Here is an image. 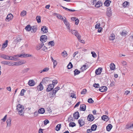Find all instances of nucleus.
I'll use <instances>...</instances> for the list:
<instances>
[{
  "label": "nucleus",
  "instance_id": "nucleus-1",
  "mask_svg": "<svg viewBox=\"0 0 133 133\" xmlns=\"http://www.w3.org/2000/svg\"><path fill=\"white\" fill-rule=\"evenodd\" d=\"M24 109V106L20 104L18 105L17 106V110L18 112L19 115L23 116H24V112L23 111Z\"/></svg>",
  "mask_w": 133,
  "mask_h": 133
},
{
  "label": "nucleus",
  "instance_id": "nucleus-2",
  "mask_svg": "<svg viewBox=\"0 0 133 133\" xmlns=\"http://www.w3.org/2000/svg\"><path fill=\"white\" fill-rule=\"evenodd\" d=\"M52 84H50V86L49 87H50L51 88V89H50L49 88H48L46 89V91L49 92L51 90H52V89H53L54 88V85L56 84H57L58 83L57 81L56 80H53L52 81Z\"/></svg>",
  "mask_w": 133,
  "mask_h": 133
},
{
  "label": "nucleus",
  "instance_id": "nucleus-3",
  "mask_svg": "<svg viewBox=\"0 0 133 133\" xmlns=\"http://www.w3.org/2000/svg\"><path fill=\"white\" fill-rule=\"evenodd\" d=\"M9 57L10 56L8 55H6L4 54H2L0 56V57L1 58L5 59H7L8 60H14L13 59H11V58H10V57Z\"/></svg>",
  "mask_w": 133,
  "mask_h": 133
},
{
  "label": "nucleus",
  "instance_id": "nucleus-4",
  "mask_svg": "<svg viewBox=\"0 0 133 133\" xmlns=\"http://www.w3.org/2000/svg\"><path fill=\"white\" fill-rule=\"evenodd\" d=\"M71 32L72 34L75 35L78 38L80 39V35L77 31L75 30H71Z\"/></svg>",
  "mask_w": 133,
  "mask_h": 133
},
{
  "label": "nucleus",
  "instance_id": "nucleus-5",
  "mask_svg": "<svg viewBox=\"0 0 133 133\" xmlns=\"http://www.w3.org/2000/svg\"><path fill=\"white\" fill-rule=\"evenodd\" d=\"M13 17V16L11 14H9L7 16L5 20L7 22H9L11 20Z\"/></svg>",
  "mask_w": 133,
  "mask_h": 133
},
{
  "label": "nucleus",
  "instance_id": "nucleus-6",
  "mask_svg": "<svg viewBox=\"0 0 133 133\" xmlns=\"http://www.w3.org/2000/svg\"><path fill=\"white\" fill-rule=\"evenodd\" d=\"M47 40V36L45 35H42L40 37V41L42 43L45 42Z\"/></svg>",
  "mask_w": 133,
  "mask_h": 133
},
{
  "label": "nucleus",
  "instance_id": "nucleus-7",
  "mask_svg": "<svg viewBox=\"0 0 133 133\" xmlns=\"http://www.w3.org/2000/svg\"><path fill=\"white\" fill-rule=\"evenodd\" d=\"M41 30L44 33H46L48 32V28L45 26H42Z\"/></svg>",
  "mask_w": 133,
  "mask_h": 133
},
{
  "label": "nucleus",
  "instance_id": "nucleus-8",
  "mask_svg": "<svg viewBox=\"0 0 133 133\" xmlns=\"http://www.w3.org/2000/svg\"><path fill=\"white\" fill-rule=\"evenodd\" d=\"M107 13V16L108 17H110L111 16L112 13L111 7H109L108 8Z\"/></svg>",
  "mask_w": 133,
  "mask_h": 133
},
{
  "label": "nucleus",
  "instance_id": "nucleus-9",
  "mask_svg": "<svg viewBox=\"0 0 133 133\" xmlns=\"http://www.w3.org/2000/svg\"><path fill=\"white\" fill-rule=\"evenodd\" d=\"M64 22L66 25L67 28L69 30V31H70V26L69 23L65 19L64 20Z\"/></svg>",
  "mask_w": 133,
  "mask_h": 133
},
{
  "label": "nucleus",
  "instance_id": "nucleus-10",
  "mask_svg": "<svg viewBox=\"0 0 133 133\" xmlns=\"http://www.w3.org/2000/svg\"><path fill=\"white\" fill-rule=\"evenodd\" d=\"M28 84L30 86H33L35 85V83L34 80H30L28 82Z\"/></svg>",
  "mask_w": 133,
  "mask_h": 133
},
{
  "label": "nucleus",
  "instance_id": "nucleus-11",
  "mask_svg": "<svg viewBox=\"0 0 133 133\" xmlns=\"http://www.w3.org/2000/svg\"><path fill=\"white\" fill-rule=\"evenodd\" d=\"M107 89V88L106 87L103 86L100 87L99 90L101 92H103L106 91Z\"/></svg>",
  "mask_w": 133,
  "mask_h": 133
},
{
  "label": "nucleus",
  "instance_id": "nucleus-12",
  "mask_svg": "<svg viewBox=\"0 0 133 133\" xmlns=\"http://www.w3.org/2000/svg\"><path fill=\"white\" fill-rule=\"evenodd\" d=\"M44 45V44L43 43L38 44L36 46V49L37 50H39Z\"/></svg>",
  "mask_w": 133,
  "mask_h": 133
},
{
  "label": "nucleus",
  "instance_id": "nucleus-13",
  "mask_svg": "<svg viewBox=\"0 0 133 133\" xmlns=\"http://www.w3.org/2000/svg\"><path fill=\"white\" fill-rule=\"evenodd\" d=\"M87 118L89 121H92L94 120V117L92 115L89 114L88 115Z\"/></svg>",
  "mask_w": 133,
  "mask_h": 133
},
{
  "label": "nucleus",
  "instance_id": "nucleus-14",
  "mask_svg": "<svg viewBox=\"0 0 133 133\" xmlns=\"http://www.w3.org/2000/svg\"><path fill=\"white\" fill-rule=\"evenodd\" d=\"M115 38V35L114 34L112 33L109 37V39L110 41H113Z\"/></svg>",
  "mask_w": 133,
  "mask_h": 133
},
{
  "label": "nucleus",
  "instance_id": "nucleus-15",
  "mask_svg": "<svg viewBox=\"0 0 133 133\" xmlns=\"http://www.w3.org/2000/svg\"><path fill=\"white\" fill-rule=\"evenodd\" d=\"M73 116L75 119H78L79 116V112L78 111L76 112L74 114Z\"/></svg>",
  "mask_w": 133,
  "mask_h": 133
},
{
  "label": "nucleus",
  "instance_id": "nucleus-16",
  "mask_svg": "<svg viewBox=\"0 0 133 133\" xmlns=\"http://www.w3.org/2000/svg\"><path fill=\"white\" fill-rule=\"evenodd\" d=\"M86 106L85 104H82L80 105V109L83 111H85L86 110Z\"/></svg>",
  "mask_w": 133,
  "mask_h": 133
},
{
  "label": "nucleus",
  "instance_id": "nucleus-17",
  "mask_svg": "<svg viewBox=\"0 0 133 133\" xmlns=\"http://www.w3.org/2000/svg\"><path fill=\"white\" fill-rule=\"evenodd\" d=\"M102 68H98L95 71V73L96 75H99L101 74L102 71Z\"/></svg>",
  "mask_w": 133,
  "mask_h": 133
},
{
  "label": "nucleus",
  "instance_id": "nucleus-18",
  "mask_svg": "<svg viewBox=\"0 0 133 133\" xmlns=\"http://www.w3.org/2000/svg\"><path fill=\"white\" fill-rule=\"evenodd\" d=\"M102 119L105 121H107L109 120L108 117L106 115H103L101 117Z\"/></svg>",
  "mask_w": 133,
  "mask_h": 133
},
{
  "label": "nucleus",
  "instance_id": "nucleus-19",
  "mask_svg": "<svg viewBox=\"0 0 133 133\" xmlns=\"http://www.w3.org/2000/svg\"><path fill=\"white\" fill-rule=\"evenodd\" d=\"M78 123L79 124L80 127H82L83 125L85 123L84 121L82 119H79L78 121Z\"/></svg>",
  "mask_w": 133,
  "mask_h": 133
},
{
  "label": "nucleus",
  "instance_id": "nucleus-20",
  "mask_svg": "<svg viewBox=\"0 0 133 133\" xmlns=\"http://www.w3.org/2000/svg\"><path fill=\"white\" fill-rule=\"evenodd\" d=\"M37 88L38 90L41 91L43 90V87L41 84V83H40L39 85L37 87Z\"/></svg>",
  "mask_w": 133,
  "mask_h": 133
},
{
  "label": "nucleus",
  "instance_id": "nucleus-21",
  "mask_svg": "<svg viewBox=\"0 0 133 133\" xmlns=\"http://www.w3.org/2000/svg\"><path fill=\"white\" fill-rule=\"evenodd\" d=\"M111 2L109 0H106L104 3V4L105 6H108L110 5V3Z\"/></svg>",
  "mask_w": 133,
  "mask_h": 133
},
{
  "label": "nucleus",
  "instance_id": "nucleus-22",
  "mask_svg": "<svg viewBox=\"0 0 133 133\" xmlns=\"http://www.w3.org/2000/svg\"><path fill=\"white\" fill-rule=\"evenodd\" d=\"M11 119L10 118H9L6 121L7 127H9L10 126L11 124Z\"/></svg>",
  "mask_w": 133,
  "mask_h": 133
},
{
  "label": "nucleus",
  "instance_id": "nucleus-23",
  "mask_svg": "<svg viewBox=\"0 0 133 133\" xmlns=\"http://www.w3.org/2000/svg\"><path fill=\"white\" fill-rule=\"evenodd\" d=\"M8 41L7 40H6L5 42L2 44V49L3 48L4 49L8 45Z\"/></svg>",
  "mask_w": 133,
  "mask_h": 133
},
{
  "label": "nucleus",
  "instance_id": "nucleus-24",
  "mask_svg": "<svg viewBox=\"0 0 133 133\" xmlns=\"http://www.w3.org/2000/svg\"><path fill=\"white\" fill-rule=\"evenodd\" d=\"M112 128V125L110 124H109L107 127V130L108 131H110Z\"/></svg>",
  "mask_w": 133,
  "mask_h": 133
},
{
  "label": "nucleus",
  "instance_id": "nucleus-25",
  "mask_svg": "<svg viewBox=\"0 0 133 133\" xmlns=\"http://www.w3.org/2000/svg\"><path fill=\"white\" fill-rule=\"evenodd\" d=\"M110 69L111 70H114L115 69V65L113 63H111L110 65Z\"/></svg>",
  "mask_w": 133,
  "mask_h": 133
},
{
  "label": "nucleus",
  "instance_id": "nucleus-26",
  "mask_svg": "<svg viewBox=\"0 0 133 133\" xmlns=\"http://www.w3.org/2000/svg\"><path fill=\"white\" fill-rule=\"evenodd\" d=\"M31 29V27L30 25H28L26 26L25 27V30L28 31H30Z\"/></svg>",
  "mask_w": 133,
  "mask_h": 133
},
{
  "label": "nucleus",
  "instance_id": "nucleus-27",
  "mask_svg": "<svg viewBox=\"0 0 133 133\" xmlns=\"http://www.w3.org/2000/svg\"><path fill=\"white\" fill-rule=\"evenodd\" d=\"M45 110L44 108H41L38 110V112L39 114H43Z\"/></svg>",
  "mask_w": 133,
  "mask_h": 133
},
{
  "label": "nucleus",
  "instance_id": "nucleus-28",
  "mask_svg": "<svg viewBox=\"0 0 133 133\" xmlns=\"http://www.w3.org/2000/svg\"><path fill=\"white\" fill-rule=\"evenodd\" d=\"M102 4L101 2H98L96 4L95 6L96 7L98 8L102 5Z\"/></svg>",
  "mask_w": 133,
  "mask_h": 133
},
{
  "label": "nucleus",
  "instance_id": "nucleus-29",
  "mask_svg": "<svg viewBox=\"0 0 133 133\" xmlns=\"http://www.w3.org/2000/svg\"><path fill=\"white\" fill-rule=\"evenodd\" d=\"M129 3L127 1L124 2L123 4V6L124 8L128 7L129 6Z\"/></svg>",
  "mask_w": 133,
  "mask_h": 133
},
{
  "label": "nucleus",
  "instance_id": "nucleus-30",
  "mask_svg": "<svg viewBox=\"0 0 133 133\" xmlns=\"http://www.w3.org/2000/svg\"><path fill=\"white\" fill-rule=\"evenodd\" d=\"M56 93L52 91V92H50V96L51 98L54 97L55 96Z\"/></svg>",
  "mask_w": 133,
  "mask_h": 133
},
{
  "label": "nucleus",
  "instance_id": "nucleus-31",
  "mask_svg": "<svg viewBox=\"0 0 133 133\" xmlns=\"http://www.w3.org/2000/svg\"><path fill=\"white\" fill-rule=\"evenodd\" d=\"M22 39L19 37L17 38L16 39H15V42L16 43L20 42Z\"/></svg>",
  "mask_w": 133,
  "mask_h": 133
},
{
  "label": "nucleus",
  "instance_id": "nucleus-32",
  "mask_svg": "<svg viewBox=\"0 0 133 133\" xmlns=\"http://www.w3.org/2000/svg\"><path fill=\"white\" fill-rule=\"evenodd\" d=\"M97 126L96 124H94L92 125L91 127V129L93 131H95L96 130Z\"/></svg>",
  "mask_w": 133,
  "mask_h": 133
},
{
  "label": "nucleus",
  "instance_id": "nucleus-33",
  "mask_svg": "<svg viewBox=\"0 0 133 133\" xmlns=\"http://www.w3.org/2000/svg\"><path fill=\"white\" fill-rule=\"evenodd\" d=\"M49 70V68H48L46 67L44 68L43 70H41L40 71V73H41L43 72H45L48 71Z\"/></svg>",
  "mask_w": 133,
  "mask_h": 133
},
{
  "label": "nucleus",
  "instance_id": "nucleus-34",
  "mask_svg": "<svg viewBox=\"0 0 133 133\" xmlns=\"http://www.w3.org/2000/svg\"><path fill=\"white\" fill-rule=\"evenodd\" d=\"M61 128V124H58L56 126L55 129L57 131H58L60 130V128Z\"/></svg>",
  "mask_w": 133,
  "mask_h": 133
},
{
  "label": "nucleus",
  "instance_id": "nucleus-35",
  "mask_svg": "<svg viewBox=\"0 0 133 133\" xmlns=\"http://www.w3.org/2000/svg\"><path fill=\"white\" fill-rule=\"evenodd\" d=\"M126 128L127 129H132L133 128V124H129L127 125Z\"/></svg>",
  "mask_w": 133,
  "mask_h": 133
},
{
  "label": "nucleus",
  "instance_id": "nucleus-36",
  "mask_svg": "<svg viewBox=\"0 0 133 133\" xmlns=\"http://www.w3.org/2000/svg\"><path fill=\"white\" fill-rule=\"evenodd\" d=\"M74 75H76L78 74L80 72V71L78 70L77 69H76L74 71Z\"/></svg>",
  "mask_w": 133,
  "mask_h": 133
},
{
  "label": "nucleus",
  "instance_id": "nucleus-37",
  "mask_svg": "<svg viewBox=\"0 0 133 133\" xmlns=\"http://www.w3.org/2000/svg\"><path fill=\"white\" fill-rule=\"evenodd\" d=\"M62 56L64 57H66L68 55L66 52L65 51H64L62 52Z\"/></svg>",
  "mask_w": 133,
  "mask_h": 133
},
{
  "label": "nucleus",
  "instance_id": "nucleus-38",
  "mask_svg": "<svg viewBox=\"0 0 133 133\" xmlns=\"http://www.w3.org/2000/svg\"><path fill=\"white\" fill-rule=\"evenodd\" d=\"M49 80V78H43L42 80L41 83H46L47 81H48Z\"/></svg>",
  "mask_w": 133,
  "mask_h": 133
},
{
  "label": "nucleus",
  "instance_id": "nucleus-39",
  "mask_svg": "<svg viewBox=\"0 0 133 133\" xmlns=\"http://www.w3.org/2000/svg\"><path fill=\"white\" fill-rule=\"evenodd\" d=\"M36 19L37 21V22L38 23H40L41 22V17L40 16H37Z\"/></svg>",
  "mask_w": 133,
  "mask_h": 133
},
{
  "label": "nucleus",
  "instance_id": "nucleus-40",
  "mask_svg": "<svg viewBox=\"0 0 133 133\" xmlns=\"http://www.w3.org/2000/svg\"><path fill=\"white\" fill-rule=\"evenodd\" d=\"M72 66L73 65L71 62H70L67 66L68 68L69 69H71Z\"/></svg>",
  "mask_w": 133,
  "mask_h": 133
},
{
  "label": "nucleus",
  "instance_id": "nucleus-41",
  "mask_svg": "<svg viewBox=\"0 0 133 133\" xmlns=\"http://www.w3.org/2000/svg\"><path fill=\"white\" fill-rule=\"evenodd\" d=\"M75 123L74 122H70L69 124V126L72 127H74L75 126Z\"/></svg>",
  "mask_w": 133,
  "mask_h": 133
},
{
  "label": "nucleus",
  "instance_id": "nucleus-42",
  "mask_svg": "<svg viewBox=\"0 0 133 133\" xmlns=\"http://www.w3.org/2000/svg\"><path fill=\"white\" fill-rule=\"evenodd\" d=\"M25 90L24 89H23L22 90L20 94V95L23 96L24 95V93L25 92Z\"/></svg>",
  "mask_w": 133,
  "mask_h": 133
},
{
  "label": "nucleus",
  "instance_id": "nucleus-43",
  "mask_svg": "<svg viewBox=\"0 0 133 133\" xmlns=\"http://www.w3.org/2000/svg\"><path fill=\"white\" fill-rule=\"evenodd\" d=\"M26 14V12L25 11H23L21 12V15L22 16H24Z\"/></svg>",
  "mask_w": 133,
  "mask_h": 133
},
{
  "label": "nucleus",
  "instance_id": "nucleus-44",
  "mask_svg": "<svg viewBox=\"0 0 133 133\" xmlns=\"http://www.w3.org/2000/svg\"><path fill=\"white\" fill-rule=\"evenodd\" d=\"M87 92V90L86 89H84L81 92V94H84L86 93Z\"/></svg>",
  "mask_w": 133,
  "mask_h": 133
},
{
  "label": "nucleus",
  "instance_id": "nucleus-45",
  "mask_svg": "<svg viewBox=\"0 0 133 133\" xmlns=\"http://www.w3.org/2000/svg\"><path fill=\"white\" fill-rule=\"evenodd\" d=\"M14 62L8 61L7 65L9 66H14Z\"/></svg>",
  "mask_w": 133,
  "mask_h": 133
},
{
  "label": "nucleus",
  "instance_id": "nucleus-46",
  "mask_svg": "<svg viewBox=\"0 0 133 133\" xmlns=\"http://www.w3.org/2000/svg\"><path fill=\"white\" fill-rule=\"evenodd\" d=\"M60 88L59 87H57L56 88H55L54 90L53 91L54 92H56Z\"/></svg>",
  "mask_w": 133,
  "mask_h": 133
},
{
  "label": "nucleus",
  "instance_id": "nucleus-47",
  "mask_svg": "<svg viewBox=\"0 0 133 133\" xmlns=\"http://www.w3.org/2000/svg\"><path fill=\"white\" fill-rule=\"evenodd\" d=\"M88 102L89 103H92L94 102V101L92 99V98H90L88 99Z\"/></svg>",
  "mask_w": 133,
  "mask_h": 133
},
{
  "label": "nucleus",
  "instance_id": "nucleus-48",
  "mask_svg": "<svg viewBox=\"0 0 133 133\" xmlns=\"http://www.w3.org/2000/svg\"><path fill=\"white\" fill-rule=\"evenodd\" d=\"M31 29L33 30L34 32H36L37 30V27L35 26L32 27Z\"/></svg>",
  "mask_w": 133,
  "mask_h": 133
},
{
  "label": "nucleus",
  "instance_id": "nucleus-49",
  "mask_svg": "<svg viewBox=\"0 0 133 133\" xmlns=\"http://www.w3.org/2000/svg\"><path fill=\"white\" fill-rule=\"evenodd\" d=\"M48 45H50L52 46H54V41H51L49 42L48 43Z\"/></svg>",
  "mask_w": 133,
  "mask_h": 133
},
{
  "label": "nucleus",
  "instance_id": "nucleus-50",
  "mask_svg": "<svg viewBox=\"0 0 133 133\" xmlns=\"http://www.w3.org/2000/svg\"><path fill=\"white\" fill-rule=\"evenodd\" d=\"M18 62V65H19L25 63L24 61L22 60H21Z\"/></svg>",
  "mask_w": 133,
  "mask_h": 133
},
{
  "label": "nucleus",
  "instance_id": "nucleus-51",
  "mask_svg": "<svg viewBox=\"0 0 133 133\" xmlns=\"http://www.w3.org/2000/svg\"><path fill=\"white\" fill-rule=\"evenodd\" d=\"M15 57H23V56H24V55H22V54L20 55H14V56Z\"/></svg>",
  "mask_w": 133,
  "mask_h": 133
},
{
  "label": "nucleus",
  "instance_id": "nucleus-52",
  "mask_svg": "<svg viewBox=\"0 0 133 133\" xmlns=\"http://www.w3.org/2000/svg\"><path fill=\"white\" fill-rule=\"evenodd\" d=\"M57 17L60 19H61V20H62L63 19V18L62 17V16L60 15H58L57 16Z\"/></svg>",
  "mask_w": 133,
  "mask_h": 133
},
{
  "label": "nucleus",
  "instance_id": "nucleus-53",
  "mask_svg": "<svg viewBox=\"0 0 133 133\" xmlns=\"http://www.w3.org/2000/svg\"><path fill=\"white\" fill-rule=\"evenodd\" d=\"M91 54H92V56L95 58L97 57V55L94 52H92Z\"/></svg>",
  "mask_w": 133,
  "mask_h": 133
},
{
  "label": "nucleus",
  "instance_id": "nucleus-54",
  "mask_svg": "<svg viewBox=\"0 0 133 133\" xmlns=\"http://www.w3.org/2000/svg\"><path fill=\"white\" fill-rule=\"evenodd\" d=\"M22 55H24V56H23V57H24L31 56V55L29 54H22Z\"/></svg>",
  "mask_w": 133,
  "mask_h": 133
},
{
  "label": "nucleus",
  "instance_id": "nucleus-55",
  "mask_svg": "<svg viewBox=\"0 0 133 133\" xmlns=\"http://www.w3.org/2000/svg\"><path fill=\"white\" fill-rule=\"evenodd\" d=\"M121 35L123 36H125L127 34V32L126 31H123L122 32L121 34Z\"/></svg>",
  "mask_w": 133,
  "mask_h": 133
},
{
  "label": "nucleus",
  "instance_id": "nucleus-56",
  "mask_svg": "<svg viewBox=\"0 0 133 133\" xmlns=\"http://www.w3.org/2000/svg\"><path fill=\"white\" fill-rule=\"evenodd\" d=\"M93 86L96 88H98L99 87V85L98 84L95 83Z\"/></svg>",
  "mask_w": 133,
  "mask_h": 133
},
{
  "label": "nucleus",
  "instance_id": "nucleus-57",
  "mask_svg": "<svg viewBox=\"0 0 133 133\" xmlns=\"http://www.w3.org/2000/svg\"><path fill=\"white\" fill-rule=\"evenodd\" d=\"M100 24L99 23H97L95 25V28L96 29H98L100 27Z\"/></svg>",
  "mask_w": 133,
  "mask_h": 133
},
{
  "label": "nucleus",
  "instance_id": "nucleus-58",
  "mask_svg": "<svg viewBox=\"0 0 133 133\" xmlns=\"http://www.w3.org/2000/svg\"><path fill=\"white\" fill-rule=\"evenodd\" d=\"M9 57H10V58H11V59H13L14 60H11L12 61H16L17 60V58H16L14 56H10Z\"/></svg>",
  "mask_w": 133,
  "mask_h": 133
},
{
  "label": "nucleus",
  "instance_id": "nucleus-59",
  "mask_svg": "<svg viewBox=\"0 0 133 133\" xmlns=\"http://www.w3.org/2000/svg\"><path fill=\"white\" fill-rule=\"evenodd\" d=\"M86 66V65H84L81 67V69H82V70H85L86 69L85 68Z\"/></svg>",
  "mask_w": 133,
  "mask_h": 133
},
{
  "label": "nucleus",
  "instance_id": "nucleus-60",
  "mask_svg": "<svg viewBox=\"0 0 133 133\" xmlns=\"http://www.w3.org/2000/svg\"><path fill=\"white\" fill-rule=\"evenodd\" d=\"M29 70V68L25 69L23 70V72L24 73H25L26 72H28V71Z\"/></svg>",
  "mask_w": 133,
  "mask_h": 133
},
{
  "label": "nucleus",
  "instance_id": "nucleus-61",
  "mask_svg": "<svg viewBox=\"0 0 133 133\" xmlns=\"http://www.w3.org/2000/svg\"><path fill=\"white\" fill-rule=\"evenodd\" d=\"M49 123V121L48 120H46L44 121V124L45 125H46Z\"/></svg>",
  "mask_w": 133,
  "mask_h": 133
},
{
  "label": "nucleus",
  "instance_id": "nucleus-62",
  "mask_svg": "<svg viewBox=\"0 0 133 133\" xmlns=\"http://www.w3.org/2000/svg\"><path fill=\"white\" fill-rule=\"evenodd\" d=\"M1 63L2 64L7 65L8 62L5 61H2L1 62Z\"/></svg>",
  "mask_w": 133,
  "mask_h": 133
},
{
  "label": "nucleus",
  "instance_id": "nucleus-63",
  "mask_svg": "<svg viewBox=\"0 0 133 133\" xmlns=\"http://www.w3.org/2000/svg\"><path fill=\"white\" fill-rule=\"evenodd\" d=\"M42 50L44 51H46L47 50V48L45 46H44L42 49Z\"/></svg>",
  "mask_w": 133,
  "mask_h": 133
},
{
  "label": "nucleus",
  "instance_id": "nucleus-64",
  "mask_svg": "<svg viewBox=\"0 0 133 133\" xmlns=\"http://www.w3.org/2000/svg\"><path fill=\"white\" fill-rule=\"evenodd\" d=\"M92 131V129H88L87 130V132L88 133H91V132Z\"/></svg>",
  "mask_w": 133,
  "mask_h": 133
}]
</instances>
